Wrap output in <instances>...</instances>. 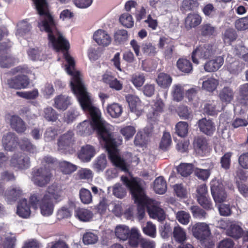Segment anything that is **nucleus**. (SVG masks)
Instances as JSON below:
<instances>
[{
    "label": "nucleus",
    "mask_w": 248,
    "mask_h": 248,
    "mask_svg": "<svg viewBox=\"0 0 248 248\" xmlns=\"http://www.w3.org/2000/svg\"><path fill=\"white\" fill-rule=\"evenodd\" d=\"M91 121L85 120L77 127L78 133L83 136L91 135L95 131L100 141L105 142L112 134L109 125L102 120L101 114H90Z\"/></svg>",
    "instance_id": "1"
},
{
    "label": "nucleus",
    "mask_w": 248,
    "mask_h": 248,
    "mask_svg": "<svg viewBox=\"0 0 248 248\" xmlns=\"http://www.w3.org/2000/svg\"><path fill=\"white\" fill-rule=\"evenodd\" d=\"M44 30L48 33V40L51 44L53 48L57 52H62L63 57L68 63L66 66V72L69 75H73L75 62L73 58L69 54L68 51L70 48V44L68 41L62 35V33L57 28V23L55 26H50L49 31L46 29Z\"/></svg>",
    "instance_id": "2"
},
{
    "label": "nucleus",
    "mask_w": 248,
    "mask_h": 248,
    "mask_svg": "<svg viewBox=\"0 0 248 248\" xmlns=\"http://www.w3.org/2000/svg\"><path fill=\"white\" fill-rule=\"evenodd\" d=\"M121 180L130 190L134 202L138 205V218L140 220L143 219L145 215V210L146 208L147 210L148 205V197L143 188L134 177L129 179L126 176L122 175Z\"/></svg>",
    "instance_id": "3"
},
{
    "label": "nucleus",
    "mask_w": 248,
    "mask_h": 248,
    "mask_svg": "<svg viewBox=\"0 0 248 248\" xmlns=\"http://www.w3.org/2000/svg\"><path fill=\"white\" fill-rule=\"evenodd\" d=\"M72 76L71 89L77 96L83 110L90 114H101L98 109L93 105L90 97L80 78L79 73L74 72Z\"/></svg>",
    "instance_id": "4"
},
{
    "label": "nucleus",
    "mask_w": 248,
    "mask_h": 248,
    "mask_svg": "<svg viewBox=\"0 0 248 248\" xmlns=\"http://www.w3.org/2000/svg\"><path fill=\"white\" fill-rule=\"evenodd\" d=\"M122 142L123 139L120 135L112 134L104 142V145L108 153V158L112 164L122 170L127 171L128 170L125 160L118 155V148Z\"/></svg>",
    "instance_id": "5"
},
{
    "label": "nucleus",
    "mask_w": 248,
    "mask_h": 248,
    "mask_svg": "<svg viewBox=\"0 0 248 248\" xmlns=\"http://www.w3.org/2000/svg\"><path fill=\"white\" fill-rule=\"evenodd\" d=\"M33 2L37 13L40 16H43L39 25L44 29H46L47 31H49V27L55 26V24L57 23L50 12L47 1H33Z\"/></svg>",
    "instance_id": "6"
},
{
    "label": "nucleus",
    "mask_w": 248,
    "mask_h": 248,
    "mask_svg": "<svg viewBox=\"0 0 248 248\" xmlns=\"http://www.w3.org/2000/svg\"><path fill=\"white\" fill-rule=\"evenodd\" d=\"M52 177L50 169L46 167L34 168L31 173V180L34 184L40 186H45L48 184Z\"/></svg>",
    "instance_id": "7"
},
{
    "label": "nucleus",
    "mask_w": 248,
    "mask_h": 248,
    "mask_svg": "<svg viewBox=\"0 0 248 248\" xmlns=\"http://www.w3.org/2000/svg\"><path fill=\"white\" fill-rule=\"evenodd\" d=\"M215 53L213 45L210 44L200 45L195 49L191 54V59L193 63H199V59L206 60L210 59Z\"/></svg>",
    "instance_id": "8"
},
{
    "label": "nucleus",
    "mask_w": 248,
    "mask_h": 248,
    "mask_svg": "<svg viewBox=\"0 0 248 248\" xmlns=\"http://www.w3.org/2000/svg\"><path fill=\"white\" fill-rule=\"evenodd\" d=\"M211 192L216 202H223L227 197L223 184L218 180H212L210 183Z\"/></svg>",
    "instance_id": "9"
},
{
    "label": "nucleus",
    "mask_w": 248,
    "mask_h": 248,
    "mask_svg": "<svg viewBox=\"0 0 248 248\" xmlns=\"http://www.w3.org/2000/svg\"><path fill=\"white\" fill-rule=\"evenodd\" d=\"M193 236L201 241H203L209 238L211 231L208 225L204 223H198L192 227Z\"/></svg>",
    "instance_id": "10"
},
{
    "label": "nucleus",
    "mask_w": 248,
    "mask_h": 248,
    "mask_svg": "<svg viewBox=\"0 0 248 248\" xmlns=\"http://www.w3.org/2000/svg\"><path fill=\"white\" fill-rule=\"evenodd\" d=\"M9 87L12 89L20 90L27 88L30 84V79L27 76L18 75L7 80Z\"/></svg>",
    "instance_id": "11"
},
{
    "label": "nucleus",
    "mask_w": 248,
    "mask_h": 248,
    "mask_svg": "<svg viewBox=\"0 0 248 248\" xmlns=\"http://www.w3.org/2000/svg\"><path fill=\"white\" fill-rule=\"evenodd\" d=\"M148 205L147 212L150 217L157 219L159 221H163L165 219V214L164 210L155 205V201L148 198Z\"/></svg>",
    "instance_id": "12"
},
{
    "label": "nucleus",
    "mask_w": 248,
    "mask_h": 248,
    "mask_svg": "<svg viewBox=\"0 0 248 248\" xmlns=\"http://www.w3.org/2000/svg\"><path fill=\"white\" fill-rule=\"evenodd\" d=\"M193 147L200 155H204L209 152V144L206 138L203 136H198L194 139Z\"/></svg>",
    "instance_id": "13"
},
{
    "label": "nucleus",
    "mask_w": 248,
    "mask_h": 248,
    "mask_svg": "<svg viewBox=\"0 0 248 248\" xmlns=\"http://www.w3.org/2000/svg\"><path fill=\"white\" fill-rule=\"evenodd\" d=\"M200 131L204 134L212 136L216 131V125L213 121L206 118H202L198 122Z\"/></svg>",
    "instance_id": "14"
},
{
    "label": "nucleus",
    "mask_w": 248,
    "mask_h": 248,
    "mask_svg": "<svg viewBox=\"0 0 248 248\" xmlns=\"http://www.w3.org/2000/svg\"><path fill=\"white\" fill-rule=\"evenodd\" d=\"M93 39L100 46L106 47L111 42V38L107 31L99 29L96 31L93 34Z\"/></svg>",
    "instance_id": "15"
},
{
    "label": "nucleus",
    "mask_w": 248,
    "mask_h": 248,
    "mask_svg": "<svg viewBox=\"0 0 248 248\" xmlns=\"http://www.w3.org/2000/svg\"><path fill=\"white\" fill-rule=\"evenodd\" d=\"M18 143V138L14 133L8 132L2 137V144L6 151H12Z\"/></svg>",
    "instance_id": "16"
},
{
    "label": "nucleus",
    "mask_w": 248,
    "mask_h": 248,
    "mask_svg": "<svg viewBox=\"0 0 248 248\" xmlns=\"http://www.w3.org/2000/svg\"><path fill=\"white\" fill-rule=\"evenodd\" d=\"M130 110L137 115H140L142 112V105L139 97L134 95H129L126 97Z\"/></svg>",
    "instance_id": "17"
},
{
    "label": "nucleus",
    "mask_w": 248,
    "mask_h": 248,
    "mask_svg": "<svg viewBox=\"0 0 248 248\" xmlns=\"http://www.w3.org/2000/svg\"><path fill=\"white\" fill-rule=\"evenodd\" d=\"M96 154L94 147L90 144L83 146L78 153V157L85 162H89Z\"/></svg>",
    "instance_id": "18"
},
{
    "label": "nucleus",
    "mask_w": 248,
    "mask_h": 248,
    "mask_svg": "<svg viewBox=\"0 0 248 248\" xmlns=\"http://www.w3.org/2000/svg\"><path fill=\"white\" fill-rule=\"evenodd\" d=\"M234 95L235 92L233 88L229 86H225L219 91L218 97L223 103L227 105L233 100Z\"/></svg>",
    "instance_id": "19"
},
{
    "label": "nucleus",
    "mask_w": 248,
    "mask_h": 248,
    "mask_svg": "<svg viewBox=\"0 0 248 248\" xmlns=\"http://www.w3.org/2000/svg\"><path fill=\"white\" fill-rule=\"evenodd\" d=\"M40 208L42 215L44 216H49L52 214L54 205L52 201H50L47 195H44L40 202Z\"/></svg>",
    "instance_id": "20"
},
{
    "label": "nucleus",
    "mask_w": 248,
    "mask_h": 248,
    "mask_svg": "<svg viewBox=\"0 0 248 248\" xmlns=\"http://www.w3.org/2000/svg\"><path fill=\"white\" fill-rule=\"evenodd\" d=\"M74 134L71 130H69L61 135L58 140V145L61 150H65L73 144Z\"/></svg>",
    "instance_id": "21"
},
{
    "label": "nucleus",
    "mask_w": 248,
    "mask_h": 248,
    "mask_svg": "<svg viewBox=\"0 0 248 248\" xmlns=\"http://www.w3.org/2000/svg\"><path fill=\"white\" fill-rule=\"evenodd\" d=\"M10 123L12 128L18 133H23L27 129L25 123L17 115H12L10 119Z\"/></svg>",
    "instance_id": "22"
},
{
    "label": "nucleus",
    "mask_w": 248,
    "mask_h": 248,
    "mask_svg": "<svg viewBox=\"0 0 248 248\" xmlns=\"http://www.w3.org/2000/svg\"><path fill=\"white\" fill-rule=\"evenodd\" d=\"M71 104V97L63 94L56 96L54 107L59 110H65Z\"/></svg>",
    "instance_id": "23"
},
{
    "label": "nucleus",
    "mask_w": 248,
    "mask_h": 248,
    "mask_svg": "<svg viewBox=\"0 0 248 248\" xmlns=\"http://www.w3.org/2000/svg\"><path fill=\"white\" fill-rule=\"evenodd\" d=\"M165 104L160 98H156L154 101V104L152 106V112L148 114L149 118L151 119H156L163 112Z\"/></svg>",
    "instance_id": "24"
},
{
    "label": "nucleus",
    "mask_w": 248,
    "mask_h": 248,
    "mask_svg": "<svg viewBox=\"0 0 248 248\" xmlns=\"http://www.w3.org/2000/svg\"><path fill=\"white\" fill-rule=\"evenodd\" d=\"M142 237L139 230L136 228H132L128 234L129 245L132 248H137L139 245Z\"/></svg>",
    "instance_id": "25"
},
{
    "label": "nucleus",
    "mask_w": 248,
    "mask_h": 248,
    "mask_svg": "<svg viewBox=\"0 0 248 248\" xmlns=\"http://www.w3.org/2000/svg\"><path fill=\"white\" fill-rule=\"evenodd\" d=\"M224 59L222 57H218L214 60L207 62L204 66L206 72H213L217 71L223 64Z\"/></svg>",
    "instance_id": "26"
},
{
    "label": "nucleus",
    "mask_w": 248,
    "mask_h": 248,
    "mask_svg": "<svg viewBox=\"0 0 248 248\" xmlns=\"http://www.w3.org/2000/svg\"><path fill=\"white\" fill-rule=\"evenodd\" d=\"M17 214L22 218H28L31 214L30 207L26 199L20 200L17 207Z\"/></svg>",
    "instance_id": "27"
},
{
    "label": "nucleus",
    "mask_w": 248,
    "mask_h": 248,
    "mask_svg": "<svg viewBox=\"0 0 248 248\" xmlns=\"http://www.w3.org/2000/svg\"><path fill=\"white\" fill-rule=\"evenodd\" d=\"M202 22L201 16L196 13H190L188 14L185 18V27L187 29L195 28L199 25Z\"/></svg>",
    "instance_id": "28"
},
{
    "label": "nucleus",
    "mask_w": 248,
    "mask_h": 248,
    "mask_svg": "<svg viewBox=\"0 0 248 248\" xmlns=\"http://www.w3.org/2000/svg\"><path fill=\"white\" fill-rule=\"evenodd\" d=\"M178 69L185 74H190L193 71V65L190 60L186 59L180 58L176 63Z\"/></svg>",
    "instance_id": "29"
},
{
    "label": "nucleus",
    "mask_w": 248,
    "mask_h": 248,
    "mask_svg": "<svg viewBox=\"0 0 248 248\" xmlns=\"http://www.w3.org/2000/svg\"><path fill=\"white\" fill-rule=\"evenodd\" d=\"M19 156L17 154H14L10 160V165L11 167L17 168L18 169H26L29 168L30 166V158L28 156L24 157L23 161L25 162V164H21L19 162Z\"/></svg>",
    "instance_id": "30"
},
{
    "label": "nucleus",
    "mask_w": 248,
    "mask_h": 248,
    "mask_svg": "<svg viewBox=\"0 0 248 248\" xmlns=\"http://www.w3.org/2000/svg\"><path fill=\"white\" fill-rule=\"evenodd\" d=\"M172 79L170 76L164 73H160L158 75L156 82L160 87L163 89L169 88L171 85Z\"/></svg>",
    "instance_id": "31"
},
{
    "label": "nucleus",
    "mask_w": 248,
    "mask_h": 248,
    "mask_svg": "<svg viewBox=\"0 0 248 248\" xmlns=\"http://www.w3.org/2000/svg\"><path fill=\"white\" fill-rule=\"evenodd\" d=\"M107 165V160L105 154H102L94 160L93 168L96 172L103 171Z\"/></svg>",
    "instance_id": "32"
},
{
    "label": "nucleus",
    "mask_w": 248,
    "mask_h": 248,
    "mask_svg": "<svg viewBox=\"0 0 248 248\" xmlns=\"http://www.w3.org/2000/svg\"><path fill=\"white\" fill-rule=\"evenodd\" d=\"M103 80L104 82L108 83L109 87L117 91H120L123 88V84L116 78L108 75L105 74L103 76Z\"/></svg>",
    "instance_id": "33"
},
{
    "label": "nucleus",
    "mask_w": 248,
    "mask_h": 248,
    "mask_svg": "<svg viewBox=\"0 0 248 248\" xmlns=\"http://www.w3.org/2000/svg\"><path fill=\"white\" fill-rule=\"evenodd\" d=\"M130 232L129 228L124 225H117L115 230V234L116 237L123 241L127 240L128 234Z\"/></svg>",
    "instance_id": "34"
},
{
    "label": "nucleus",
    "mask_w": 248,
    "mask_h": 248,
    "mask_svg": "<svg viewBox=\"0 0 248 248\" xmlns=\"http://www.w3.org/2000/svg\"><path fill=\"white\" fill-rule=\"evenodd\" d=\"M107 113L112 118H119L123 112V108L118 103H113L108 105L107 107Z\"/></svg>",
    "instance_id": "35"
},
{
    "label": "nucleus",
    "mask_w": 248,
    "mask_h": 248,
    "mask_svg": "<svg viewBox=\"0 0 248 248\" xmlns=\"http://www.w3.org/2000/svg\"><path fill=\"white\" fill-rule=\"evenodd\" d=\"M153 188L157 194H163L165 193L167 188V183L162 176H159L155 180Z\"/></svg>",
    "instance_id": "36"
},
{
    "label": "nucleus",
    "mask_w": 248,
    "mask_h": 248,
    "mask_svg": "<svg viewBox=\"0 0 248 248\" xmlns=\"http://www.w3.org/2000/svg\"><path fill=\"white\" fill-rule=\"evenodd\" d=\"M217 101L209 100L204 105L203 110L205 113L210 116L217 115L218 112L217 109Z\"/></svg>",
    "instance_id": "37"
},
{
    "label": "nucleus",
    "mask_w": 248,
    "mask_h": 248,
    "mask_svg": "<svg viewBox=\"0 0 248 248\" xmlns=\"http://www.w3.org/2000/svg\"><path fill=\"white\" fill-rule=\"evenodd\" d=\"M218 84L217 79L212 77L209 78L202 82V88L207 92L213 93L217 89Z\"/></svg>",
    "instance_id": "38"
},
{
    "label": "nucleus",
    "mask_w": 248,
    "mask_h": 248,
    "mask_svg": "<svg viewBox=\"0 0 248 248\" xmlns=\"http://www.w3.org/2000/svg\"><path fill=\"white\" fill-rule=\"evenodd\" d=\"M75 216L81 221L87 222L90 221L93 217V213L89 210L78 208L75 211Z\"/></svg>",
    "instance_id": "39"
},
{
    "label": "nucleus",
    "mask_w": 248,
    "mask_h": 248,
    "mask_svg": "<svg viewBox=\"0 0 248 248\" xmlns=\"http://www.w3.org/2000/svg\"><path fill=\"white\" fill-rule=\"evenodd\" d=\"M243 233V230L242 228L236 224L231 225L227 231L228 235L235 239L241 238Z\"/></svg>",
    "instance_id": "40"
},
{
    "label": "nucleus",
    "mask_w": 248,
    "mask_h": 248,
    "mask_svg": "<svg viewBox=\"0 0 248 248\" xmlns=\"http://www.w3.org/2000/svg\"><path fill=\"white\" fill-rule=\"evenodd\" d=\"M59 165L62 172L65 174H71L77 169L76 165L66 161L60 162Z\"/></svg>",
    "instance_id": "41"
},
{
    "label": "nucleus",
    "mask_w": 248,
    "mask_h": 248,
    "mask_svg": "<svg viewBox=\"0 0 248 248\" xmlns=\"http://www.w3.org/2000/svg\"><path fill=\"white\" fill-rule=\"evenodd\" d=\"M177 170L182 176L186 177L192 173L193 165L192 164L181 163L178 166Z\"/></svg>",
    "instance_id": "42"
},
{
    "label": "nucleus",
    "mask_w": 248,
    "mask_h": 248,
    "mask_svg": "<svg viewBox=\"0 0 248 248\" xmlns=\"http://www.w3.org/2000/svg\"><path fill=\"white\" fill-rule=\"evenodd\" d=\"M15 59L11 55L6 53L0 56V66L2 68H9L14 65Z\"/></svg>",
    "instance_id": "43"
},
{
    "label": "nucleus",
    "mask_w": 248,
    "mask_h": 248,
    "mask_svg": "<svg viewBox=\"0 0 248 248\" xmlns=\"http://www.w3.org/2000/svg\"><path fill=\"white\" fill-rule=\"evenodd\" d=\"M130 81L136 88H140L145 81L144 75L141 73H135L132 75Z\"/></svg>",
    "instance_id": "44"
},
{
    "label": "nucleus",
    "mask_w": 248,
    "mask_h": 248,
    "mask_svg": "<svg viewBox=\"0 0 248 248\" xmlns=\"http://www.w3.org/2000/svg\"><path fill=\"white\" fill-rule=\"evenodd\" d=\"M20 148L24 151L33 153L36 152V147L27 138H23L19 143Z\"/></svg>",
    "instance_id": "45"
},
{
    "label": "nucleus",
    "mask_w": 248,
    "mask_h": 248,
    "mask_svg": "<svg viewBox=\"0 0 248 248\" xmlns=\"http://www.w3.org/2000/svg\"><path fill=\"white\" fill-rule=\"evenodd\" d=\"M79 198L81 202L85 204H90L93 201L91 192L89 190L85 188L80 189L79 191Z\"/></svg>",
    "instance_id": "46"
},
{
    "label": "nucleus",
    "mask_w": 248,
    "mask_h": 248,
    "mask_svg": "<svg viewBox=\"0 0 248 248\" xmlns=\"http://www.w3.org/2000/svg\"><path fill=\"white\" fill-rule=\"evenodd\" d=\"M128 38L127 31L124 29L118 30L114 34V40L119 44H124Z\"/></svg>",
    "instance_id": "47"
},
{
    "label": "nucleus",
    "mask_w": 248,
    "mask_h": 248,
    "mask_svg": "<svg viewBox=\"0 0 248 248\" xmlns=\"http://www.w3.org/2000/svg\"><path fill=\"white\" fill-rule=\"evenodd\" d=\"M173 236L175 240L179 243H183L186 239V233L180 227H175L173 229Z\"/></svg>",
    "instance_id": "48"
},
{
    "label": "nucleus",
    "mask_w": 248,
    "mask_h": 248,
    "mask_svg": "<svg viewBox=\"0 0 248 248\" xmlns=\"http://www.w3.org/2000/svg\"><path fill=\"white\" fill-rule=\"evenodd\" d=\"M112 193L117 198L123 199L126 195V190L121 184L116 183L112 187Z\"/></svg>",
    "instance_id": "49"
},
{
    "label": "nucleus",
    "mask_w": 248,
    "mask_h": 248,
    "mask_svg": "<svg viewBox=\"0 0 248 248\" xmlns=\"http://www.w3.org/2000/svg\"><path fill=\"white\" fill-rule=\"evenodd\" d=\"M171 143V139L170 134L167 132H164L159 144V148L163 151H166L170 145Z\"/></svg>",
    "instance_id": "50"
},
{
    "label": "nucleus",
    "mask_w": 248,
    "mask_h": 248,
    "mask_svg": "<svg viewBox=\"0 0 248 248\" xmlns=\"http://www.w3.org/2000/svg\"><path fill=\"white\" fill-rule=\"evenodd\" d=\"M120 22L124 27L131 28L134 26V20L131 15L124 13L119 18Z\"/></svg>",
    "instance_id": "51"
},
{
    "label": "nucleus",
    "mask_w": 248,
    "mask_h": 248,
    "mask_svg": "<svg viewBox=\"0 0 248 248\" xmlns=\"http://www.w3.org/2000/svg\"><path fill=\"white\" fill-rule=\"evenodd\" d=\"M58 113L52 107H48L44 110V118L48 121L55 122L58 119Z\"/></svg>",
    "instance_id": "52"
},
{
    "label": "nucleus",
    "mask_w": 248,
    "mask_h": 248,
    "mask_svg": "<svg viewBox=\"0 0 248 248\" xmlns=\"http://www.w3.org/2000/svg\"><path fill=\"white\" fill-rule=\"evenodd\" d=\"M199 6L198 1H183L180 9L183 13L193 11Z\"/></svg>",
    "instance_id": "53"
},
{
    "label": "nucleus",
    "mask_w": 248,
    "mask_h": 248,
    "mask_svg": "<svg viewBox=\"0 0 248 248\" xmlns=\"http://www.w3.org/2000/svg\"><path fill=\"white\" fill-rule=\"evenodd\" d=\"M172 95L173 99L177 102L184 98V89L180 85H174L172 87Z\"/></svg>",
    "instance_id": "54"
},
{
    "label": "nucleus",
    "mask_w": 248,
    "mask_h": 248,
    "mask_svg": "<svg viewBox=\"0 0 248 248\" xmlns=\"http://www.w3.org/2000/svg\"><path fill=\"white\" fill-rule=\"evenodd\" d=\"M17 27V33L23 36L30 31L31 26L26 20H24L18 23Z\"/></svg>",
    "instance_id": "55"
},
{
    "label": "nucleus",
    "mask_w": 248,
    "mask_h": 248,
    "mask_svg": "<svg viewBox=\"0 0 248 248\" xmlns=\"http://www.w3.org/2000/svg\"><path fill=\"white\" fill-rule=\"evenodd\" d=\"M176 132L181 137H184L188 133V124L185 122H179L176 125Z\"/></svg>",
    "instance_id": "56"
},
{
    "label": "nucleus",
    "mask_w": 248,
    "mask_h": 248,
    "mask_svg": "<svg viewBox=\"0 0 248 248\" xmlns=\"http://www.w3.org/2000/svg\"><path fill=\"white\" fill-rule=\"evenodd\" d=\"M233 153L228 152L224 154V155L220 158V164L221 167L225 170H228L230 168L231 163V157Z\"/></svg>",
    "instance_id": "57"
},
{
    "label": "nucleus",
    "mask_w": 248,
    "mask_h": 248,
    "mask_svg": "<svg viewBox=\"0 0 248 248\" xmlns=\"http://www.w3.org/2000/svg\"><path fill=\"white\" fill-rule=\"evenodd\" d=\"M141 49L144 54L150 56L155 55L157 52L155 45L150 42L142 44Z\"/></svg>",
    "instance_id": "58"
},
{
    "label": "nucleus",
    "mask_w": 248,
    "mask_h": 248,
    "mask_svg": "<svg viewBox=\"0 0 248 248\" xmlns=\"http://www.w3.org/2000/svg\"><path fill=\"white\" fill-rule=\"evenodd\" d=\"M16 95L26 99H35L38 96V92L37 90L27 92H16Z\"/></svg>",
    "instance_id": "59"
},
{
    "label": "nucleus",
    "mask_w": 248,
    "mask_h": 248,
    "mask_svg": "<svg viewBox=\"0 0 248 248\" xmlns=\"http://www.w3.org/2000/svg\"><path fill=\"white\" fill-rule=\"evenodd\" d=\"M136 129L133 126L128 125L122 128L121 133L124 137L126 140L131 139L136 133Z\"/></svg>",
    "instance_id": "60"
},
{
    "label": "nucleus",
    "mask_w": 248,
    "mask_h": 248,
    "mask_svg": "<svg viewBox=\"0 0 248 248\" xmlns=\"http://www.w3.org/2000/svg\"><path fill=\"white\" fill-rule=\"evenodd\" d=\"M237 38L236 31L233 29L226 30L224 34V40L231 44V42L235 41Z\"/></svg>",
    "instance_id": "61"
},
{
    "label": "nucleus",
    "mask_w": 248,
    "mask_h": 248,
    "mask_svg": "<svg viewBox=\"0 0 248 248\" xmlns=\"http://www.w3.org/2000/svg\"><path fill=\"white\" fill-rule=\"evenodd\" d=\"M144 234L151 237H155L156 233V228L155 225L151 222H148L146 226L142 228Z\"/></svg>",
    "instance_id": "62"
},
{
    "label": "nucleus",
    "mask_w": 248,
    "mask_h": 248,
    "mask_svg": "<svg viewBox=\"0 0 248 248\" xmlns=\"http://www.w3.org/2000/svg\"><path fill=\"white\" fill-rule=\"evenodd\" d=\"M194 172L196 176L203 181L206 180L210 175V170L206 169L196 168Z\"/></svg>",
    "instance_id": "63"
},
{
    "label": "nucleus",
    "mask_w": 248,
    "mask_h": 248,
    "mask_svg": "<svg viewBox=\"0 0 248 248\" xmlns=\"http://www.w3.org/2000/svg\"><path fill=\"white\" fill-rule=\"evenodd\" d=\"M235 27L238 31H244L248 29V16L240 18L235 22Z\"/></svg>",
    "instance_id": "64"
}]
</instances>
